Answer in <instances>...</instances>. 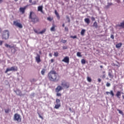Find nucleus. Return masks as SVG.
<instances>
[{
  "label": "nucleus",
  "instance_id": "obj_1",
  "mask_svg": "<svg viewBox=\"0 0 124 124\" xmlns=\"http://www.w3.org/2000/svg\"><path fill=\"white\" fill-rule=\"evenodd\" d=\"M47 78L52 82H58L60 80V76L54 70H51L48 73Z\"/></svg>",
  "mask_w": 124,
  "mask_h": 124
},
{
  "label": "nucleus",
  "instance_id": "obj_2",
  "mask_svg": "<svg viewBox=\"0 0 124 124\" xmlns=\"http://www.w3.org/2000/svg\"><path fill=\"white\" fill-rule=\"evenodd\" d=\"M29 19L33 24H36V23L40 22L39 18L36 16V15L33 12H30Z\"/></svg>",
  "mask_w": 124,
  "mask_h": 124
},
{
  "label": "nucleus",
  "instance_id": "obj_3",
  "mask_svg": "<svg viewBox=\"0 0 124 124\" xmlns=\"http://www.w3.org/2000/svg\"><path fill=\"white\" fill-rule=\"evenodd\" d=\"M10 36V32L9 30H4L1 35V38L3 40H7Z\"/></svg>",
  "mask_w": 124,
  "mask_h": 124
},
{
  "label": "nucleus",
  "instance_id": "obj_4",
  "mask_svg": "<svg viewBox=\"0 0 124 124\" xmlns=\"http://www.w3.org/2000/svg\"><path fill=\"white\" fill-rule=\"evenodd\" d=\"M9 71H18V67L12 66L11 68H7L5 71V73H7Z\"/></svg>",
  "mask_w": 124,
  "mask_h": 124
},
{
  "label": "nucleus",
  "instance_id": "obj_5",
  "mask_svg": "<svg viewBox=\"0 0 124 124\" xmlns=\"http://www.w3.org/2000/svg\"><path fill=\"white\" fill-rule=\"evenodd\" d=\"M14 121H16L18 123H21L22 122V118L20 114L18 113H16L14 115Z\"/></svg>",
  "mask_w": 124,
  "mask_h": 124
},
{
  "label": "nucleus",
  "instance_id": "obj_6",
  "mask_svg": "<svg viewBox=\"0 0 124 124\" xmlns=\"http://www.w3.org/2000/svg\"><path fill=\"white\" fill-rule=\"evenodd\" d=\"M61 86H62L63 88H65V89H68V88H69L70 86V84H69V82L63 80L62 82Z\"/></svg>",
  "mask_w": 124,
  "mask_h": 124
},
{
  "label": "nucleus",
  "instance_id": "obj_7",
  "mask_svg": "<svg viewBox=\"0 0 124 124\" xmlns=\"http://www.w3.org/2000/svg\"><path fill=\"white\" fill-rule=\"evenodd\" d=\"M19 22H20V20L14 21L13 24L16 27H17V28H19V29H22L23 28V25H22V24L20 23Z\"/></svg>",
  "mask_w": 124,
  "mask_h": 124
},
{
  "label": "nucleus",
  "instance_id": "obj_8",
  "mask_svg": "<svg viewBox=\"0 0 124 124\" xmlns=\"http://www.w3.org/2000/svg\"><path fill=\"white\" fill-rule=\"evenodd\" d=\"M55 103L56 104L54 107L55 109H59L60 107H61V100L56 99Z\"/></svg>",
  "mask_w": 124,
  "mask_h": 124
},
{
  "label": "nucleus",
  "instance_id": "obj_9",
  "mask_svg": "<svg viewBox=\"0 0 124 124\" xmlns=\"http://www.w3.org/2000/svg\"><path fill=\"white\" fill-rule=\"evenodd\" d=\"M36 62L37 63H39V62H41V59H40V55L38 54H37L36 57L35 58Z\"/></svg>",
  "mask_w": 124,
  "mask_h": 124
},
{
  "label": "nucleus",
  "instance_id": "obj_10",
  "mask_svg": "<svg viewBox=\"0 0 124 124\" xmlns=\"http://www.w3.org/2000/svg\"><path fill=\"white\" fill-rule=\"evenodd\" d=\"M62 62H65L66 63H69V57L68 56H66L62 60Z\"/></svg>",
  "mask_w": 124,
  "mask_h": 124
},
{
  "label": "nucleus",
  "instance_id": "obj_11",
  "mask_svg": "<svg viewBox=\"0 0 124 124\" xmlns=\"http://www.w3.org/2000/svg\"><path fill=\"white\" fill-rule=\"evenodd\" d=\"M62 87L61 85H59L57 86V87L55 89L56 93H60L61 91H62Z\"/></svg>",
  "mask_w": 124,
  "mask_h": 124
},
{
  "label": "nucleus",
  "instance_id": "obj_12",
  "mask_svg": "<svg viewBox=\"0 0 124 124\" xmlns=\"http://www.w3.org/2000/svg\"><path fill=\"white\" fill-rule=\"evenodd\" d=\"M14 92L16 93L17 94V95H20V96H21V95H23V94H22V91H21L19 89L15 90Z\"/></svg>",
  "mask_w": 124,
  "mask_h": 124
},
{
  "label": "nucleus",
  "instance_id": "obj_13",
  "mask_svg": "<svg viewBox=\"0 0 124 124\" xmlns=\"http://www.w3.org/2000/svg\"><path fill=\"white\" fill-rule=\"evenodd\" d=\"M106 94H107L108 95L109 94H110V95H111L112 97H114V96L115 95V94L114 93V92L113 91H110V92H106Z\"/></svg>",
  "mask_w": 124,
  "mask_h": 124
},
{
  "label": "nucleus",
  "instance_id": "obj_14",
  "mask_svg": "<svg viewBox=\"0 0 124 124\" xmlns=\"http://www.w3.org/2000/svg\"><path fill=\"white\" fill-rule=\"evenodd\" d=\"M112 73L113 72L112 71V70H110V72H109L108 73V75L109 78H111V79H113V78H114V75H113V74H112Z\"/></svg>",
  "mask_w": 124,
  "mask_h": 124
},
{
  "label": "nucleus",
  "instance_id": "obj_15",
  "mask_svg": "<svg viewBox=\"0 0 124 124\" xmlns=\"http://www.w3.org/2000/svg\"><path fill=\"white\" fill-rule=\"evenodd\" d=\"M25 10H26V7H20L19 8V11L20 12H21L22 14H24L25 13Z\"/></svg>",
  "mask_w": 124,
  "mask_h": 124
},
{
  "label": "nucleus",
  "instance_id": "obj_16",
  "mask_svg": "<svg viewBox=\"0 0 124 124\" xmlns=\"http://www.w3.org/2000/svg\"><path fill=\"white\" fill-rule=\"evenodd\" d=\"M121 94H122V93H121L120 91H117L116 95L117 97H118V98H121Z\"/></svg>",
  "mask_w": 124,
  "mask_h": 124
},
{
  "label": "nucleus",
  "instance_id": "obj_17",
  "mask_svg": "<svg viewBox=\"0 0 124 124\" xmlns=\"http://www.w3.org/2000/svg\"><path fill=\"white\" fill-rule=\"evenodd\" d=\"M56 27V25L53 24L52 27L50 29L51 31H56V29H55Z\"/></svg>",
  "mask_w": 124,
  "mask_h": 124
},
{
  "label": "nucleus",
  "instance_id": "obj_18",
  "mask_svg": "<svg viewBox=\"0 0 124 124\" xmlns=\"http://www.w3.org/2000/svg\"><path fill=\"white\" fill-rule=\"evenodd\" d=\"M84 22H85L86 24H87V25H89V24H90V23L91 22V21L90 20V18H86L84 19Z\"/></svg>",
  "mask_w": 124,
  "mask_h": 124
},
{
  "label": "nucleus",
  "instance_id": "obj_19",
  "mask_svg": "<svg viewBox=\"0 0 124 124\" xmlns=\"http://www.w3.org/2000/svg\"><path fill=\"white\" fill-rule=\"evenodd\" d=\"M43 7L42 6H40L38 7V11H40L41 12H43Z\"/></svg>",
  "mask_w": 124,
  "mask_h": 124
},
{
  "label": "nucleus",
  "instance_id": "obj_20",
  "mask_svg": "<svg viewBox=\"0 0 124 124\" xmlns=\"http://www.w3.org/2000/svg\"><path fill=\"white\" fill-rule=\"evenodd\" d=\"M46 31V28L44 29L43 30L38 33V34H43Z\"/></svg>",
  "mask_w": 124,
  "mask_h": 124
},
{
  "label": "nucleus",
  "instance_id": "obj_21",
  "mask_svg": "<svg viewBox=\"0 0 124 124\" xmlns=\"http://www.w3.org/2000/svg\"><path fill=\"white\" fill-rule=\"evenodd\" d=\"M86 32V30L82 29L81 31L80 34L82 36H84L85 35V33Z\"/></svg>",
  "mask_w": 124,
  "mask_h": 124
},
{
  "label": "nucleus",
  "instance_id": "obj_22",
  "mask_svg": "<svg viewBox=\"0 0 124 124\" xmlns=\"http://www.w3.org/2000/svg\"><path fill=\"white\" fill-rule=\"evenodd\" d=\"M122 45H123V44L122 43H119L116 45V48H121V47H122Z\"/></svg>",
  "mask_w": 124,
  "mask_h": 124
},
{
  "label": "nucleus",
  "instance_id": "obj_23",
  "mask_svg": "<svg viewBox=\"0 0 124 124\" xmlns=\"http://www.w3.org/2000/svg\"><path fill=\"white\" fill-rule=\"evenodd\" d=\"M5 46L6 47V48H13V46L7 44H5Z\"/></svg>",
  "mask_w": 124,
  "mask_h": 124
},
{
  "label": "nucleus",
  "instance_id": "obj_24",
  "mask_svg": "<svg viewBox=\"0 0 124 124\" xmlns=\"http://www.w3.org/2000/svg\"><path fill=\"white\" fill-rule=\"evenodd\" d=\"M4 110H5V113H6V114L9 113V112H10V111H11V110L9 108L5 109Z\"/></svg>",
  "mask_w": 124,
  "mask_h": 124
},
{
  "label": "nucleus",
  "instance_id": "obj_25",
  "mask_svg": "<svg viewBox=\"0 0 124 124\" xmlns=\"http://www.w3.org/2000/svg\"><path fill=\"white\" fill-rule=\"evenodd\" d=\"M45 71H46V69H43L41 71V73L42 75H44L45 74Z\"/></svg>",
  "mask_w": 124,
  "mask_h": 124
},
{
  "label": "nucleus",
  "instance_id": "obj_26",
  "mask_svg": "<svg viewBox=\"0 0 124 124\" xmlns=\"http://www.w3.org/2000/svg\"><path fill=\"white\" fill-rule=\"evenodd\" d=\"M87 80L88 82H89V83H91L92 82V78H91V77H87Z\"/></svg>",
  "mask_w": 124,
  "mask_h": 124
},
{
  "label": "nucleus",
  "instance_id": "obj_27",
  "mask_svg": "<svg viewBox=\"0 0 124 124\" xmlns=\"http://www.w3.org/2000/svg\"><path fill=\"white\" fill-rule=\"evenodd\" d=\"M93 27H94L95 28H96V29H97V22H96V21H95L93 23Z\"/></svg>",
  "mask_w": 124,
  "mask_h": 124
},
{
  "label": "nucleus",
  "instance_id": "obj_28",
  "mask_svg": "<svg viewBox=\"0 0 124 124\" xmlns=\"http://www.w3.org/2000/svg\"><path fill=\"white\" fill-rule=\"evenodd\" d=\"M36 81H37V80L35 78H32V79L31 80V83H34V82H36Z\"/></svg>",
  "mask_w": 124,
  "mask_h": 124
},
{
  "label": "nucleus",
  "instance_id": "obj_29",
  "mask_svg": "<svg viewBox=\"0 0 124 124\" xmlns=\"http://www.w3.org/2000/svg\"><path fill=\"white\" fill-rule=\"evenodd\" d=\"M81 62L82 64H85V63H86V60H85V59H82Z\"/></svg>",
  "mask_w": 124,
  "mask_h": 124
},
{
  "label": "nucleus",
  "instance_id": "obj_30",
  "mask_svg": "<svg viewBox=\"0 0 124 124\" xmlns=\"http://www.w3.org/2000/svg\"><path fill=\"white\" fill-rule=\"evenodd\" d=\"M117 111H118L119 114H121V115H123V116H124V112H123V111L120 109H117Z\"/></svg>",
  "mask_w": 124,
  "mask_h": 124
},
{
  "label": "nucleus",
  "instance_id": "obj_31",
  "mask_svg": "<svg viewBox=\"0 0 124 124\" xmlns=\"http://www.w3.org/2000/svg\"><path fill=\"white\" fill-rule=\"evenodd\" d=\"M54 57H59V52H54Z\"/></svg>",
  "mask_w": 124,
  "mask_h": 124
},
{
  "label": "nucleus",
  "instance_id": "obj_32",
  "mask_svg": "<svg viewBox=\"0 0 124 124\" xmlns=\"http://www.w3.org/2000/svg\"><path fill=\"white\" fill-rule=\"evenodd\" d=\"M71 38H73V39H75V38H77V36L75 35V36H70Z\"/></svg>",
  "mask_w": 124,
  "mask_h": 124
},
{
  "label": "nucleus",
  "instance_id": "obj_33",
  "mask_svg": "<svg viewBox=\"0 0 124 124\" xmlns=\"http://www.w3.org/2000/svg\"><path fill=\"white\" fill-rule=\"evenodd\" d=\"M47 20H48V21H50V22H51V21H52L53 20V18H51V17H48L47 18Z\"/></svg>",
  "mask_w": 124,
  "mask_h": 124
},
{
  "label": "nucleus",
  "instance_id": "obj_34",
  "mask_svg": "<svg viewBox=\"0 0 124 124\" xmlns=\"http://www.w3.org/2000/svg\"><path fill=\"white\" fill-rule=\"evenodd\" d=\"M77 56H78V57H82L81 53L79 52L77 53Z\"/></svg>",
  "mask_w": 124,
  "mask_h": 124
},
{
  "label": "nucleus",
  "instance_id": "obj_35",
  "mask_svg": "<svg viewBox=\"0 0 124 124\" xmlns=\"http://www.w3.org/2000/svg\"><path fill=\"white\" fill-rule=\"evenodd\" d=\"M56 96H62V93H59V92H58L56 93Z\"/></svg>",
  "mask_w": 124,
  "mask_h": 124
},
{
  "label": "nucleus",
  "instance_id": "obj_36",
  "mask_svg": "<svg viewBox=\"0 0 124 124\" xmlns=\"http://www.w3.org/2000/svg\"><path fill=\"white\" fill-rule=\"evenodd\" d=\"M101 78H102L103 79H104V78H106V75L105 74H104L102 75V76L100 77Z\"/></svg>",
  "mask_w": 124,
  "mask_h": 124
},
{
  "label": "nucleus",
  "instance_id": "obj_37",
  "mask_svg": "<svg viewBox=\"0 0 124 124\" xmlns=\"http://www.w3.org/2000/svg\"><path fill=\"white\" fill-rule=\"evenodd\" d=\"M36 4V1H34V2H32L31 5H35Z\"/></svg>",
  "mask_w": 124,
  "mask_h": 124
},
{
  "label": "nucleus",
  "instance_id": "obj_38",
  "mask_svg": "<svg viewBox=\"0 0 124 124\" xmlns=\"http://www.w3.org/2000/svg\"><path fill=\"white\" fill-rule=\"evenodd\" d=\"M107 87H110L111 86V84H110L109 82H107L106 84Z\"/></svg>",
  "mask_w": 124,
  "mask_h": 124
},
{
  "label": "nucleus",
  "instance_id": "obj_39",
  "mask_svg": "<svg viewBox=\"0 0 124 124\" xmlns=\"http://www.w3.org/2000/svg\"><path fill=\"white\" fill-rule=\"evenodd\" d=\"M67 41L66 40H62V42L63 43H66Z\"/></svg>",
  "mask_w": 124,
  "mask_h": 124
},
{
  "label": "nucleus",
  "instance_id": "obj_40",
  "mask_svg": "<svg viewBox=\"0 0 124 124\" xmlns=\"http://www.w3.org/2000/svg\"><path fill=\"white\" fill-rule=\"evenodd\" d=\"M55 14L56 16H57L58 15H59V13H58V12H57V10H55Z\"/></svg>",
  "mask_w": 124,
  "mask_h": 124
},
{
  "label": "nucleus",
  "instance_id": "obj_41",
  "mask_svg": "<svg viewBox=\"0 0 124 124\" xmlns=\"http://www.w3.org/2000/svg\"><path fill=\"white\" fill-rule=\"evenodd\" d=\"M55 14L56 16H57L58 15H59V13H58V12H57V10H55Z\"/></svg>",
  "mask_w": 124,
  "mask_h": 124
},
{
  "label": "nucleus",
  "instance_id": "obj_42",
  "mask_svg": "<svg viewBox=\"0 0 124 124\" xmlns=\"http://www.w3.org/2000/svg\"><path fill=\"white\" fill-rule=\"evenodd\" d=\"M91 20H92V21H95V18H94V17L92 16L91 17Z\"/></svg>",
  "mask_w": 124,
  "mask_h": 124
},
{
  "label": "nucleus",
  "instance_id": "obj_43",
  "mask_svg": "<svg viewBox=\"0 0 124 124\" xmlns=\"http://www.w3.org/2000/svg\"><path fill=\"white\" fill-rule=\"evenodd\" d=\"M66 49H67V46H63V50H66Z\"/></svg>",
  "mask_w": 124,
  "mask_h": 124
},
{
  "label": "nucleus",
  "instance_id": "obj_44",
  "mask_svg": "<svg viewBox=\"0 0 124 124\" xmlns=\"http://www.w3.org/2000/svg\"><path fill=\"white\" fill-rule=\"evenodd\" d=\"M2 43H3V41L0 40V46H2Z\"/></svg>",
  "mask_w": 124,
  "mask_h": 124
},
{
  "label": "nucleus",
  "instance_id": "obj_45",
  "mask_svg": "<svg viewBox=\"0 0 124 124\" xmlns=\"http://www.w3.org/2000/svg\"><path fill=\"white\" fill-rule=\"evenodd\" d=\"M65 31H68V28L65 27Z\"/></svg>",
  "mask_w": 124,
  "mask_h": 124
},
{
  "label": "nucleus",
  "instance_id": "obj_46",
  "mask_svg": "<svg viewBox=\"0 0 124 124\" xmlns=\"http://www.w3.org/2000/svg\"><path fill=\"white\" fill-rule=\"evenodd\" d=\"M110 38H112V39H114V35L113 34L111 35Z\"/></svg>",
  "mask_w": 124,
  "mask_h": 124
},
{
  "label": "nucleus",
  "instance_id": "obj_47",
  "mask_svg": "<svg viewBox=\"0 0 124 124\" xmlns=\"http://www.w3.org/2000/svg\"><path fill=\"white\" fill-rule=\"evenodd\" d=\"M56 17L58 18V19L59 20H60V15H58L56 16Z\"/></svg>",
  "mask_w": 124,
  "mask_h": 124
},
{
  "label": "nucleus",
  "instance_id": "obj_48",
  "mask_svg": "<svg viewBox=\"0 0 124 124\" xmlns=\"http://www.w3.org/2000/svg\"><path fill=\"white\" fill-rule=\"evenodd\" d=\"M98 81L99 83H100V82H101V79L98 78Z\"/></svg>",
  "mask_w": 124,
  "mask_h": 124
},
{
  "label": "nucleus",
  "instance_id": "obj_49",
  "mask_svg": "<svg viewBox=\"0 0 124 124\" xmlns=\"http://www.w3.org/2000/svg\"><path fill=\"white\" fill-rule=\"evenodd\" d=\"M50 62L51 63H53V62H54V59H51Z\"/></svg>",
  "mask_w": 124,
  "mask_h": 124
},
{
  "label": "nucleus",
  "instance_id": "obj_50",
  "mask_svg": "<svg viewBox=\"0 0 124 124\" xmlns=\"http://www.w3.org/2000/svg\"><path fill=\"white\" fill-rule=\"evenodd\" d=\"M108 6H111V5H112V3H108Z\"/></svg>",
  "mask_w": 124,
  "mask_h": 124
},
{
  "label": "nucleus",
  "instance_id": "obj_51",
  "mask_svg": "<svg viewBox=\"0 0 124 124\" xmlns=\"http://www.w3.org/2000/svg\"><path fill=\"white\" fill-rule=\"evenodd\" d=\"M39 118L42 119V120H43V117L41 115H39Z\"/></svg>",
  "mask_w": 124,
  "mask_h": 124
},
{
  "label": "nucleus",
  "instance_id": "obj_52",
  "mask_svg": "<svg viewBox=\"0 0 124 124\" xmlns=\"http://www.w3.org/2000/svg\"><path fill=\"white\" fill-rule=\"evenodd\" d=\"M66 17L67 20H69V19H70L69 16H66Z\"/></svg>",
  "mask_w": 124,
  "mask_h": 124
},
{
  "label": "nucleus",
  "instance_id": "obj_53",
  "mask_svg": "<svg viewBox=\"0 0 124 124\" xmlns=\"http://www.w3.org/2000/svg\"><path fill=\"white\" fill-rule=\"evenodd\" d=\"M34 31L36 33H38V32H37V30H34Z\"/></svg>",
  "mask_w": 124,
  "mask_h": 124
},
{
  "label": "nucleus",
  "instance_id": "obj_54",
  "mask_svg": "<svg viewBox=\"0 0 124 124\" xmlns=\"http://www.w3.org/2000/svg\"><path fill=\"white\" fill-rule=\"evenodd\" d=\"M30 3H31L32 2V0H29Z\"/></svg>",
  "mask_w": 124,
  "mask_h": 124
},
{
  "label": "nucleus",
  "instance_id": "obj_55",
  "mask_svg": "<svg viewBox=\"0 0 124 124\" xmlns=\"http://www.w3.org/2000/svg\"><path fill=\"white\" fill-rule=\"evenodd\" d=\"M49 57H52V53H49Z\"/></svg>",
  "mask_w": 124,
  "mask_h": 124
},
{
  "label": "nucleus",
  "instance_id": "obj_56",
  "mask_svg": "<svg viewBox=\"0 0 124 124\" xmlns=\"http://www.w3.org/2000/svg\"><path fill=\"white\" fill-rule=\"evenodd\" d=\"M106 73V72H105V71H104L102 72V73L103 74H105Z\"/></svg>",
  "mask_w": 124,
  "mask_h": 124
},
{
  "label": "nucleus",
  "instance_id": "obj_57",
  "mask_svg": "<svg viewBox=\"0 0 124 124\" xmlns=\"http://www.w3.org/2000/svg\"><path fill=\"white\" fill-rule=\"evenodd\" d=\"M68 23H70V18H69V19H68Z\"/></svg>",
  "mask_w": 124,
  "mask_h": 124
},
{
  "label": "nucleus",
  "instance_id": "obj_58",
  "mask_svg": "<svg viewBox=\"0 0 124 124\" xmlns=\"http://www.w3.org/2000/svg\"><path fill=\"white\" fill-rule=\"evenodd\" d=\"M100 68H103V66L100 65Z\"/></svg>",
  "mask_w": 124,
  "mask_h": 124
},
{
  "label": "nucleus",
  "instance_id": "obj_59",
  "mask_svg": "<svg viewBox=\"0 0 124 124\" xmlns=\"http://www.w3.org/2000/svg\"><path fill=\"white\" fill-rule=\"evenodd\" d=\"M62 27H63V28H64V23H63V24L62 25Z\"/></svg>",
  "mask_w": 124,
  "mask_h": 124
},
{
  "label": "nucleus",
  "instance_id": "obj_60",
  "mask_svg": "<svg viewBox=\"0 0 124 124\" xmlns=\"http://www.w3.org/2000/svg\"><path fill=\"white\" fill-rule=\"evenodd\" d=\"M2 2V0H0V3H1Z\"/></svg>",
  "mask_w": 124,
  "mask_h": 124
},
{
  "label": "nucleus",
  "instance_id": "obj_61",
  "mask_svg": "<svg viewBox=\"0 0 124 124\" xmlns=\"http://www.w3.org/2000/svg\"><path fill=\"white\" fill-rule=\"evenodd\" d=\"M69 111H71V108H69Z\"/></svg>",
  "mask_w": 124,
  "mask_h": 124
},
{
  "label": "nucleus",
  "instance_id": "obj_62",
  "mask_svg": "<svg viewBox=\"0 0 124 124\" xmlns=\"http://www.w3.org/2000/svg\"><path fill=\"white\" fill-rule=\"evenodd\" d=\"M122 97H123V99H124V95H122Z\"/></svg>",
  "mask_w": 124,
  "mask_h": 124
},
{
  "label": "nucleus",
  "instance_id": "obj_63",
  "mask_svg": "<svg viewBox=\"0 0 124 124\" xmlns=\"http://www.w3.org/2000/svg\"><path fill=\"white\" fill-rule=\"evenodd\" d=\"M39 54H41V51H39Z\"/></svg>",
  "mask_w": 124,
  "mask_h": 124
},
{
  "label": "nucleus",
  "instance_id": "obj_64",
  "mask_svg": "<svg viewBox=\"0 0 124 124\" xmlns=\"http://www.w3.org/2000/svg\"><path fill=\"white\" fill-rule=\"evenodd\" d=\"M15 1H18V0H14Z\"/></svg>",
  "mask_w": 124,
  "mask_h": 124
}]
</instances>
